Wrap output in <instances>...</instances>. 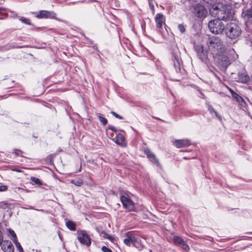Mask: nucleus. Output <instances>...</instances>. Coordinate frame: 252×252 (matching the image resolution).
<instances>
[{
    "mask_svg": "<svg viewBox=\"0 0 252 252\" xmlns=\"http://www.w3.org/2000/svg\"><path fill=\"white\" fill-rule=\"evenodd\" d=\"M210 13L216 19H219L221 21H227L233 19L234 11L229 5L223 6L222 8L219 7L216 4L213 5L209 9Z\"/></svg>",
    "mask_w": 252,
    "mask_h": 252,
    "instance_id": "1",
    "label": "nucleus"
},
{
    "mask_svg": "<svg viewBox=\"0 0 252 252\" xmlns=\"http://www.w3.org/2000/svg\"><path fill=\"white\" fill-rule=\"evenodd\" d=\"M209 50L214 55L222 53L224 50V46L220 38L212 36L208 38L207 41Z\"/></svg>",
    "mask_w": 252,
    "mask_h": 252,
    "instance_id": "2",
    "label": "nucleus"
},
{
    "mask_svg": "<svg viewBox=\"0 0 252 252\" xmlns=\"http://www.w3.org/2000/svg\"><path fill=\"white\" fill-rule=\"evenodd\" d=\"M226 36L230 39H236L241 34V30L239 26L234 22L228 23L225 27Z\"/></svg>",
    "mask_w": 252,
    "mask_h": 252,
    "instance_id": "3",
    "label": "nucleus"
},
{
    "mask_svg": "<svg viewBox=\"0 0 252 252\" xmlns=\"http://www.w3.org/2000/svg\"><path fill=\"white\" fill-rule=\"evenodd\" d=\"M209 31L214 34H221L225 29V25L219 19L210 20L208 24Z\"/></svg>",
    "mask_w": 252,
    "mask_h": 252,
    "instance_id": "4",
    "label": "nucleus"
},
{
    "mask_svg": "<svg viewBox=\"0 0 252 252\" xmlns=\"http://www.w3.org/2000/svg\"><path fill=\"white\" fill-rule=\"evenodd\" d=\"M193 12L194 16L199 19H204L207 14V9L200 4H197L193 7Z\"/></svg>",
    "mask_w": 252,
    "mask_h": 252,
    "instance_id": "5",
    "label": "nucleus"
},
{
    "mask_svg": "<svg viewBox=\"0 0 252 252\" xmlns=\"http://www.w3.org/2000/svg\"><path fill=\"white\" fill-rule=\"evenodd\" d=\"M77 234V239L80 243L87 246L91 245V239L85 230H78Z\"/></svg>",
    "mask_w": 252,
    "mask_h": 252,
    "instance_id": "6",
    "label": "nucleus"
},
{
    "mask_svg": "<svg viewBox=\"0 0 252 252\" xmlns=\"http://www.w3.org/2000/svg\"><path fill=\"white\" fill-rule=\"evenodd\" d=\"M120 199L125 209H127L129 211H134V203L129 197L125 196H121Z\"/></svg>",
    "mask_w": 252,
    "mask_h": 252,
    "instance_id": "7",
    "label": "nucleus"
},
{
    "mask_svg": "<svg viewBox=\"0 0 252 252\" xmlns=\"http://www.w3.org/2000/svg\"><path fill=\"white\" fill-rule=\"evenodd\" d=\"M218 56L217 63L222 69H225L230 64V61L227 56L219 54Z\"/></svg>",
    "mask_w": 252,
    "mask_h": 252,
    "instance_id": "8",
    "label": "nucleus"
},
{
    "mask_svg": "<svg viewBox=\"0 0 252 252\" xmlns=\"http://www.w3.org/2000/svg\"><path fill=\"white\" fill-rule=\"evenodd\" d=\"M242 17L247 26L252 23V5L249 9L243 12Z\"/></svg>",
    "mask_w": 252,
    "mask_h": 252,
    "instance_id": "9",
    "label": "nucleus"
},
{
    "mask_svg": "<svg viewBox=\"0 0 252 252\" xmlns=\"http://www.w3.org/2000/svg\"><path fill=\"white\" fill-rule=\"evenodd\" d=\"M126 237L127 238L124 240V243L125 245H126L127 246L130 247L131 244H132V245L136 248L140 247L137 245V243L138 242L137 238H135L133 236H130L129 233L126 234Z\"/></svg>",
    "mask_w": 252,
    "mask_h": 252,
    "instance_id": "10",
    "label": "nucleus"
},
{
    "mask_svg": "<svg viewBox=\"0 0 252 252\" xmlns=\"http://www.w3.org/2000/svg\"><path fill=\"white\" fill-rule=\"evenodd\" d=\"M1 250L4 252H14V248L11 241L4 240L1 245Z\"/></svg>",
    "mask_w": 252,
    "mask_h": 252,
    "instance_id": "11",
    "label": "nucleus"
},
{
    "mask_svg": "<svg viewBox=\"0 0 252 252\" xmlns=\"http://www.w3.org/2000/svg\"><path fill=\"white\" fill-rule=\"evenodd\" d=\"M144 153L146 155L147 158L152 163L158 166H160V163L158 159L156 158V156L150 150L146 149L144 151Z\"/></svg>",
    "mask_w": 252,
    "mask_h": 252,
    "instance_id": "12",
    "label": "nucleus"
},
{
    "mask_svg": "<svg viewBox=\"0 0 252 252\" xmlns=\"http://www.w3.org/2000/svg\"><path fill=\"white\" fill-rule=\"evenodd\" d=\"M36 17L38 18H54L56 17V14L52 11L42 10L39 12Z\"/></svg>",
    "mask_w": 252,
    "mask_h": 252,
    "instance_id": "13",
    "label": "nucleus"
},
{
    "mask_svg": "<svg viewBox=\"0 0 252 252\" xmlns=\"http://www.w3.org/2000/svg\"><path fill=\"white\" fill-rule=\"evenodd\" d=\"M190 145V142L187 139L176 140L174 142V145L178 148L188 147Z\"/></svg>",
    "mask_w": 252,
    "mask_h": 252,
    "instance_id": "14",
    "label": "nucleus"
},
{
    "mask_svg": "<svg viewBox=\"0 0 252 252\" xmlns=\"http://www.w3.org/2000/svg\"><path fill=\"white\" fill-rule=\"evenodd\" d=\"M173 61L174 63V66L176 71L180 70V57L178 54L172 53Z\"/></svg>",
    "mask_w": 252,
    "mask_h": 252,
    "instance_id": "15",
    "label": "nucleus"
},
{
    "mask_svg": "<svg viewBox=\"0 0 252 252\" xmlns=\"http://www.w3.org/2000/svg\"><path fill=\"white\" fill-rule=\"evenodd\" d=\"M196 51L198 56L202 61H204L207 59V52L204 50L203 47L202 46H197L196 47Z\"/></svg>",
    "mask_w": 252,
    "mask_h": 252,
    "instance_id": "16",
    "label": "nucleus"
},
{
    "mask_svg": "<svg viewBox=\"0 0 252 252\" xmlns=\"http://www.w3.org/2000/svg\"><path fill=\"white\" fill-rule=\"evenodd\" d=\"M155 20L156 26L158 28H161L163 22V15L161 13H158L156 15Z\"/></svg>",
    "mask_w": 252,
    "mask_h": 252,
    "instance_id": "17",
    "label": "nucleus"
},
{
    "mask_svg": "<svg viewBox=\"0 0 252 252\" xmlns=\"http://www.w3.org/2000/svg\"><path fill=\"white\" fill-rule=\"evenodd\" d=\"M66 227L71 231L76 230V224L71 220H68L65 223Z\"/></svg>",
    "mask_w": 252,
    "mask_h": 252,
    "instance_id": "18",
    "label": "nucleus"
},
{
    "mask_svg": "<svg viewBox=\"0 0 252 252\" xmlns=\"http://www.w3.org/2000/svg\"><path fill=\"white\" fill-rule=\"evenodd\" d=\"M173 241L176 245L180 246L185 242L182 238L177 236L174 237Z\"/></svg>",
    "mask_w": 252,
    "mask_h": 252,
    "instance_id": "19",
    "label": "nucleus"
},
{
    "mask_svg": "<svg viewBox=\"0 0 252 252\" xmlns=\"http://www.w3.org/2000/svg\"><path fill=\"white\" fill-rule=\"evenodd\" d=\"M70 182L72 184H74V185L78 187L81 186L84 183V181L81 179H78L77 180H72L70 181Z\"/></svg>",
    "mask_w": 252,
    "mask_h": 252,
    "instance_id": "20",
    "label": "nucleus"
},
{
    "mask_svg": "<svg viewBox=\"0 0 252 252\" xmlns=\"http://www.w3.org/2000/svg\"><path fill=\"white\" fill-rule=\"evenodd\" d=\"M10 204L6 201L0 202V210H5L10 207Z\"/></svg>",
    "mask_w": 252,
    "mask_h": 252,
    "instance_id": "21",
    "label": "nucleus"
},
{
    "mask_svg": "<svg viewBox=\"0 0 252 252\" xmlns=\"http://www.w3.org/2000/svg\"><path fill=\"white\" fill-rule=\"evenodd\" d=\"M232 96L235 98L238 101H240L241 100L242 101H244V99L242 97L239 96L237 94L235 93L233 91L230 90Z\"/></svg>",
    "mask_w": 252,
    "mask_h": 252,
    "instance_id": "22",
    "label": "nucleus"
},
{
    "mask_svg": "<svg viewBox=\"0 0 252 252\" xmlns=\"http://www.w3.org/2000/svg\"><path fill=\"white\" fill-rule=\"evenodd\" d=\"M31 180L37 185L41 186L42 185L40 180L36 177H31Z\"/></svg>",
    "mask_w": 252,
    "mask_h": 252,
    "instance_id": "23",
    "label": "nucleus"
},
{
    "mask_svg": "<svg viewBox=\"0 0 252 252\" xmlns=\"http://www.w3.org/2000/svg\"><path fill=\"white\" fill-rule=\"evenodd\" d=\"M17 250L19 251V252H24V251H23V249L21 245V244H20V243H19L16 239L15 240H13Z\"/></svg>",
    "mask_w": 252,
    "mask_h": 252,
    "instance_id": "24",
    "label": "nucleus"
},
{
    "mask_svg": "<svg viewBox=\"0 0 252 252\" xmlns=\"http://www.w3.org/2000/svg\"><path fill=\"white\" fill-rule=\"evenodd\" d=\"M240 77V79L242 82H247L250 79L248 75L243 74L241 75Z\"/></svg>",
    "mask_w": 252,
    "mask_h": 252,
    "instance_id": "25",
    "label": "nucleus"
},
{
    "mask_svg": "<svg viewBox=\"0 0 252 252\" xmlns=\"http://www.w3.org/2000/svg\"><path fill=\"white\" fill-rule=\"evenodd\" d=\"M98 119H99V121H100V122H101V123L103 125H106V124H107V119H106L105 118H104V117H102V116H100V115H98Z\"/></svg>",
    "mask_w": 252,
    "mask_h": 252,
    "instance_id": "26",
    "label": "nucleus"
},
{
    "mask_svg": "<svg viewBox=\"0 0 252 252\" xmlns=\"http://www.w3.org/2000/svg\"><path fill=\"white\" fill-rule=\"evenodd\" d=\"M19 20L24 24L26 25H31V22L30 20L26 18L21 17Z\"/></svg>",
    "mask_w": 252,
    "mask_h": 252,
    "instance_id": "27",
    "label": "nucleus"
},
{
    "mask_svg": "<svg viewBox=\"0 0 252 252\" xmlns=\"http://www.w3.org/2000/svg\"><path fill=\"white\" fill-rule=\"evenodd\" d=\"M180 246L184 250L186 251H188L189 250V246L185 242H184Z\"/></svg>",
    "mask_w": 252,
    "mask_h": 252,
    "instance_id": "28",
    "label": "nucleus"
},
{
    "mask_svg": "<svg viewBox=\"0 0 252 252\" xmlns=\"http://www.w3.org/2000/svg\"><path fill=\"white\" fill-rule=\"evenodd\" d=\"M178 29L180 31V32L182 33H184L186 31L185 27H184V26L183 24H179L178 26Z\"/></svg>",
    "mask_w": 252,
    "mask_h": 252,
    "instance_id": "29",
    "label": "nucleus"
},
{
    "mask_svg": "<svg viewBox=\"0 0 252 252\" xmlns=\"http://www.w3.org/2000/svg\"><path fill=\"white\" fill-rule=\"evenodd\" d=\"M103 252H112V250L105 246H103L101 248Z\"/></svg>",
    "mask_w": 252,
    "mask_h": 252,
    "instance_id": "30",
    "label": "nucleus"
},
{
    "mask_svg": "<svg viewBox=\"0 0 252 252\" xmlns=\"http://www.w3.org/2000/svg\"><path fill=\"white\" fill-rule=\"evenodd\" d=\"M111 113L114 116H115L116 118H118L119 119H123V117L119 115L118 114H117L116 112H111Z\"/></svg>",
    "mask_w": 252,
    "mask_h": 252,
    "instance_id": "31",
    "label": "nucleus"
},
{
    "mask_svg": "<svg viewBox=\"0 0 252 252\" xmlns=\"http://www.w3.org/2000/svg\"><path fill=\"white\" fill-rule=\"evenodd\" d=\"M100 235L102 237L106 239H107L109 235V234H107L105 231H102L100 233Z\"/></svg>",
    "mask_w": 252,
    "mask_h": 252,
    "instance_id": "32",
    "label": "nucleus"
},
{
    "mask_svg": "<svg viewBox=\"0 0 252 252\" xmlns=\"http://www.w3.org/2000/svg\"><path fill=\"white\" fill-rule=\"evenodd\" d=\"M107 239L109 240L111 242H114L115 241V238L114 236L109 235H108V237L107 238Z\"/></svg>",
    "mask_w": 252,
    "mask_h": 252,
    "instance_id": "33",
    "label": "nucleus"
},
{
    "mask_svg": "<svg viewBox=\"0 0 252 252\" xmlns=\"http://www.w3.org/2000/svg\"><path fill=\"white\" fill-rule=\"evenodd\" d=\"M208 110L210 112V113H212L213 112L214 113L216 111L215 110V109L211 105H208Z\"/></svg>",
    "mask_w": 252,
    "mask_h": 252,
    "instance_id": "34",
    "label": "nucleus"
},
{
    "mask_svg": "<svg viewBox=\"0 0 252 252\" xmlns=\"http://www.w3.org/2000/svg\"><path fill=\"white\" fill-rule=\"evenodd\" d=\"M9 233L11 234V236H12L13 237L15 238L14 240L16 239V235L13 230L10 229L9 230Z\"/></svg>",
    "mask_w": 252,
    "mask_h": 252,
    "instance_id": "35",
    "label": "nucleus"
},
{
    "mask_svg": "<svg viewBox=\"0 0 252 252\" xmlns=\"http://www.w3.org/2000/svg\"><path fill=\"white\" fill-rule=\"evenodd\" d=\"M7 189V187L6 186H0V191H3L6 190Z\"/></svg>",
    "mask_w": 252,
    "mask_h": 252,
    "instance_id": "36",
    "label": "nucleus"
},
{
    "mask_svg": "<svg viewBox=\"0 0 252 252\" xmlns=\"http://www.w3.org/2000/svg\"><path fill=\"white\" fill-rule=\"evenodd\" d=\"M109 129L115 132H116V131H117L116 128L114 126H109Z\"/></svg>",
    "mask_w": 252,
    "mask_h": 252,
    "instance_id": "37",
    "label": "nucleus"
},
{
    "mask_svg": "<svg viewBox=\"0 0 252 252\" xmlns=\"http://www.w3.org/2000/svg\"><path fill=\"white\" fill-rule=\"evenodd\" d=\"M117 136L118 138H120L121 140V141H123L124 140V137L122 134H119Z\"/></svg>",
    "mask_w": 252,
    "mask_h": 252,
    "instance_id": "38",
    "label": "nucleus"
},
{
    "mask_svg": "<svg viewBox=\"0 0 252 252\" xmlns=\"http://www.w3.org/2000/svg\"><path fill=\"white\" fill-rule=\"evenodd\" d=\"M22 153V152L20 150H18L17 149L14 150V153L16 155H18L19 154Z\"/></svg>",
    "mask_w": 252,
    "mask_h": 252,
    "instance_id": "39",
    "label": "nucleus"
},
{
    "mask_svg": "<svg viewBox=\"0 0 252 252\" xmlns=\"http://www.w3.org/2000/svg\"><path fill=\"white\" fill-rule=\"evenodd\" d=\"M2 239H3V237H2V233L0 231V245H1L2 242L3 241H2Z\"/></svg>",
    "mask_w": 252,
    "mask_h": 252,
    "instance_id": "40",
    "label": "nucleus"
},
{
    "mask_svg": "<svg viewBox=\"0 0 252 252\" xmlns=\"http://www.w3.org/2000/svg\"><path fill=\"white\" fill-rule=\"evenodd\" d=\"M214 113L215 114V115L219 119V120H221V116L218 114V113L217 112V111H215L214 112Z\"/></svg>",
    "mask_w": 252,
    "mask_h": 252,
    "instance_id": "41",
    "label": "nucleus"
},
{
    "mask_svg": "<svg viewBox=\"0 0 252 252\" xmlns=\"http://www.w3.org/2000/svg\"><path fill=\"white\" fill-rule=\"evenodd\" d=\"M140 240L138 238V242L137 243V245L140 247H139L138 248L139 249H141L142 248H143V246L140 243Z\"/></svg>",
    "mask_w": 252,
    "mask_h": 252,
    "instance_id": "42",
    "label": "nucleus"
},
{
    "mask_svg": "<svg viewBox=\"0 0 252 252\" xmlns=\"http://www.w3.org/2000/svg\"><path fill=\"white\" fill-rule=\"evenodd\" d=\"M188 1H189L190 3H194V2H196L198 0H187Z\"/></svg>",
    "mask_w": 252,
    "mask_h": 252,
    "instance_id": "43",
    "label": "nucleus"
},
{
    "mask_svg": "<svg viewBox=\"0 0 252 252\" xmlns=\"http://www.w3.org/2000/svg\"><path fill=\"white\" fill-rule=\"evenodd\" d=\"M13 171H15L16 172H21V170H20V169H13Z\"/></svg>",
    "mask_w": 252,
    "mask_h": 252,
    "instance_id": "44",
    "label": "nucleus"
},
{
    "mask_svg": "<svg viewBox=\"0 0 252 252\" xmlns=\"http://www.w3.org/2000/svg\"><path fill=\"white\" fill-rule=\"evenodd\" d=\"M36 211H40V212H44V210H42V209H41V210H38V209H35Z\"/></svg>",
    "mask_w": 252,
    "mask_h": 252,
    "instance_id": "45",
    "label": "nucleus"
},
{
    "mask_svg": "<svg viewBox=\"0 0 252 252\" xmlns=\"http://www.w3.org/2000/svg\"><path fill=\"white\" fill-rule=\"evenodd\" d=\"M22 47H13L12 48H22Z\"/></svg>",
    "mask_w": 252,
    "mask_h": 252,
    "instance_id": "46",
    "label": "nucleus"
},
{
    "mask_svg": "<svg viewBox=\"0 0 252 252\" xmlns=\"http://www.w3.org/2000/svg\"><path fill=\"white\" fill-rule=\"evenodd\" d=\"M2 9V8L1 7H0V11Z\"/></svg>",
    "mask_w": 252,
    "mask_h": 252,
    "instance_id": "47",
    "label": "nucleus"
},
{
    "mask_svg": "<svg viewBox=\"0 0 252 252\" xmlns=\"http://www.w3.org/2000/svg\"><path fill=\"white\" fill-rule=\"evenodd\" d=\"M1 18H0V19H1Z\"/></svg>",
    "mask_w": 252,
    "mask_h": 252,
    "instance_id": "48",
    "label": "nucleus"
}]
</instances>
